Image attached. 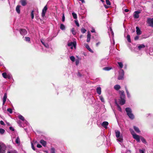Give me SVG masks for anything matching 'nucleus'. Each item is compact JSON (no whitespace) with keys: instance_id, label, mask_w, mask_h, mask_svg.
<instances>
[{"instance_id":"50","label":"nucleus","mask_w":153,"mask_h":153,"mask_svg":"<svg viewBox=\"0 0 153 153\" xmlns=\"http://www.w3.org/2000/svg\"><path fill=\"white\" fill-rule=\"evenodd\" d=\"M7 111L9 112L10 113H11L12 112V109L10 108H9L7 109Z\"/></svg>"},{"instance_id":"1","label":"nucleus","mask_w":153,"mask_h":153,"mask_svg":"<svg viewBox=\"0 0 153 153\" xmlns=\"http://www.w3.org/2000/svg\"><path fill=\"white\" fill-rule=\"evenodd\" d=\"M115 132L116 134V136L117 138V140L120 142L122 143L123 141V137L122 135H120V132L117 130H115Z\"/></svg>"},{"instance_id":"30","label":"nucleus","mask_w":153,"mask_h":153,"mask_svg":"<svg viewBox=\"0 0 153 153\" xmlns=\"http://www.w3.org/2000/svg\"><path fill=\"white\" fill-rule=\"evenodd\" d=\"M60 28L62 30H64L65 29V26L62 24H61L60 26Z\"/></svg>"},{"instance_id":"20","label":"nucleus","mask_w":153,"mask_h":153,"mask_svg":"<svg viewBox=\"0 0 153 153\" xmlns=\"http://www.w3.org/2000/svg\"><path fill=\"white\" fill-rule=\"evenodd\" d=\"M102 66H103L107 64L106 62L105 61V59H102L101 60L100 62Z\"/></svg>"},{"instance_id":"35","label":"nucleus","mask_w":153,"mask_h":153,"mask_svg":"<svg viewBox=\"0 0 153 153\" xmlns=\"http://www.w3.org/2000/svg\"><path fill=\"white\" fill-rule=\"evenodd\" d=\"M7 153H18L15 150H12L9 151Z\"/></svg>"},{"instance_id":"4","label":"nucleus","mask_w":153,"mask_h":153,"mask_svg":"<svg viewBox=\"0 0 153 153\" xmlns=\"http://www.w3.org/2000/svg\"><path fill=\"white\" fill-rule=\"evenodd\" d=\"M124 75V72L123 71L122 69L120 70L119 73L118 79L119 80L122 79L123 78Z\"/></svg>"},{"instance_id":"56","label":"nucleus","mask_w":153,"mask_h":153,"mask_svg":"<svg viewBox=\"0 0 153 153\" xmlns=\"http://www.w3.org/2000/svg\"><path fill=\"white\" fill-rule=\"evenodd\" d=\"M0 123L1 125H4L5 124H4V122L2 121H0Z\"/></svg>"},{"instance_id":"62","label":"nucleus","mask_w":153,"mask_h":153,"mask_svg":"<svg viewBox=\"0 0 153 153\" xmlns=\"http://www.w3.org/2000/svg\"><path fill=\"white\" fill-rule=\"evenodd\" d=\"M104 6L106 8H108L109 7V6H107V5H104Z\"/></svg>"},{"instance_id":"55","label":"nucleus","mask_w":153,"mask_h":153,"mask_svg":"<svg viewBox=\"0 0 153 153\" xmlns=\"http://www.w3.org/2000/svg\"><path fill=\"white\" fill-rule=\"evenodd\" d=\"M110 31H111V34H112V35L113 36H114V33L112 31V29H111V28H110Z\"/></svg>"},{"instance_id":"58","label":"nucleus","mask_w":153,"mask_h":153,"mask_svg":"<svg viewBox=\"0 0 153 153\" xmlns=\"http://www.w3.org/2000/svg\"><path fill=\"white\" fill-rule=\"evenodd\" d=\"M79 63V61L78 60H76V65H77Z\"/></svg>"},{"instance_id":"17","label":"nucleus","mask_w":153,"mask_h":153,"mask_svg":"<svg viewBox=\"0 0 153 153\" xmlns=\"http://www.w3.org/2000/svg\"><path fill=\"white\" fill-rule=\"evenodd\" d=\"M7 98V94L6 93H5L4 94L3 98V105H4L5 103L6 100Z\"/></svg>"},{"instance_id":"64","label":"nucleus","mask_w":153,"mask_h":153,"mask_svg":"<svg viewBox=\"0 0 153 153\" xmlns=\"http://www.w3.org/2000/svg\"><path fill=\"white\" fill-rule=\"evenodd\" d=\"M126 153H131V151L130 150H127Z\"/></svg>"},{"instance_id":"52","label":"nucleus","mask_w":153,"mask_h":153,"mask_svg":"<svg viewBox=\"0 0 153 153\" xmlns=\"http://www.w3.org/2000/svg\"><path fill=\"white\" fill-rule=\"evenodd\" d=\"M65 17L64 14H63V16H62V21L63 22H64L65 21Z\"/></svg>"},{"instance_id":"47","label":"nucleus","mask_w":153,"mask_h":153,"mask_svg":"<svg viewBox=\"0 0 153 153\" xmlns=\"http://www.w3.org/2000/svg\"><path fill=\"white\" fill-rule=\"evenodd\" d=\"M145 149H139V151L140 153H145Z\"/></svg>"},{"instance_id":"11","label":"nucleus","mask_w":153,"mask_h":153,"mask_svg":"<svg viewBox=\"0 0 153 153\" xmlns=\"http://www.w3.org/2000/svg\"><path fill=\"white\" fill-rule=\"evenodd\" d=\"M19 32L22 35H25L27 33V31L25 29H21Z\"/></svg>"},{"instance_id":"18","label":"nucleus","mask_w":153,"mask_h":153,"mask_svg":"<svg viewBox=\"0 0 153 153\" xmlns=\"http://www.w3.org/2000/svg\"><path fill=\"white\" fill-rule=\"evenodd\" d=\"M18 117L21 120L25 121V122L26 123H27V122L25 120L24 117L22 115H19L18 116Z\"/></svg>"},{"instance_id":"9","label":"nucleus","mask_w":153,"mask_h":153,"mask_svg":"<svg viewBox=\"0 0 153 153\" xmlns=\"http://www.w3.org/2000/svg\"><path fill=\"white\" fill-rule=\"evenodd\" d=\"M47 9L48 7L47 6V5H46L44 7L42 10V17H44L45 16V14L46 12Z\"/></svg>"},{"instance_id":"59","label":"nucleus","mask_w":153,"mask_h":153,"mask_svg":"<svg viewBox=\"0 0 153 153\" xmlns=\"http://www.w3.org/2000/svg\"><path fill=\"white\" fill-rule=\"evenodd\" d=\"M91 31L92 33H94L95 32V30L94 28H92V30Z\"/></svg>"},{"instance_id":"8","label":"nucleus","mask_w":153,"mask_h":153,"mask_svg":"<svg viewBox=\"0 0 153 153\" xmlns=\"http://www.w3.org/2000/svg\"><path fill=\"white\" fill-rule=\"evenodd\" d=\"M119 102L121 105H123L125 103V97H120L119 99Z\"/></svg>"},{"instance_id":"16","label":"nucleus","mask_w":153,"mask_h":153,"mask_svg":"<svg viewBox=\"0 0 153 153\" xmlns=\"http://www.w3.org/2000/svg\"><path fill=\"white\" fill-rule=\"evenodd\" d=\"M108 123L107 122L104 121L103 122L102 124V126L105 128H107V126L108 125Z\"/></svg>"},{"instance_id":"26","label":"nucleus","mask_w":153,"mask_h":153,"mask_svg":"<svg viewBox=\"0 0 153 153\" xmlns=\"http://www.w3.org/2000/svg\"><path fill=\"white\" fill-rule=\"evenodd\" d=\"M125 88L126 90V91L127 93V95L128 97L129 98L130 97V94L129 92L128 91V90L126 86H125Z\"/></svg>"},{"instance_id":"33","label":"nucleus","mask_w":153,"mask_h":153,"mask_svg":"<svg viewBox=\"0 0 153 153\" xmlns=\"http://www.w3.org/2000/svg\"><path fill=\"white\" fill-rule=\"evenodd\" d=\"M118 65L120 68H122L123 67V64L121 62H118Z\"/></svg>"},{"instance_id":"32","label":"nucleus","mask_w":153,"mask_h":153,"mask_svg":"<svg viewBox=\"0 0 153 153\" xmlns=\"http://www.w3.org/2000/svg\"><path fill=\"white\" fill-rule=\"evenodd\" d=\"M140 139L143 143L145 144H146V140L143 137H141Z\"/></svg>"},{"instance_id":"57","label":"nucleus","mask_w":153,"mask_h":153,"mask_svg":"<svg viewBox=\"0 0 153 153\" xmlns=\"http://www.w3.org/2000/svg\"><path fill=\"white\" fill-rule=\"evenodd\" d=\"M31 147L33 150H35V148L34 147L32 143H31Z\"/></svg>"},{"instance_id":"22","label":"nucleus","mask_w":153,"mask_h":153,"mask_svg":"<svg viewBox=\"0 0 153 153\" xmlns=\"http://www.w3.org/2000/svg\"><path fill=\"white\" fill-rule=\"evenodd\" d=\"M85 47L87 48V49L89 50V51L93 53V51L90 48L89 46L87 44H85Z\"/></svg>"},{"instance_id":"48","label":"nucleus","mask_w":153,"mask_h":153,"mask_svg":"<svg viewBox=\"0 0 153 153\" xmlns=\"http://www.w3.org/2000/svg\"><path fill=\"white\" fill-rule=\"evenodd\" d=\"M106 3L107 5H111V2L109 0H106Z\"/></svg>"},{"instance_id":"10","label":"nucleus","mask_w":153,"mask_h":153,"mask_svg":"<svg viewBox=\"0 0 153 153\" xmlns=\"http://www.w3.org/2000/svg\"><path fill=\"white\" fill-rule=\"evenodd\" d=\"M147 22L149 26L153 27V18H148Z\"/></svg>"},{"instance_id":"60","label":"nucleus","mask_w":153,"mask_h":153,"mask_svg":"<svg viewBox=\"0 0 153 153\" xmlns=\"http://www.w3.org/2000/svg\"><path fill=\"white\" fill-rule=\"evenodd\" d=\"M10 130H12V131H14V128L12 127H10Z\"/></svg>"},{"instance_id":"19","label":"nucleus","mask_w":153,"mask_h":153,"mask_svg":"<svg viewBox=\"0 0 153 153\" xmlns=\"http://www.w3.org/2000/svg\"><path fill=\"white\" fill-rule=\"evenodd\" d=\"M137 34V35H140L141 34V32L138 27H136Z\"/></svg>"},{"instance_id":"6","label":"nucleus","mask_w":153,"mask_h":153,"mask_svg":"<svg viewBox=\"0 0 153 153\" xmlns=\"http://www.w3.org/2000/svg\"><path fill=\"white\" fill-rule=\"evenodd\" d=\"M131 134L132 135L133 137L137 140V142H140V136L135 134H133L132 132Z\"/></svg>"},{"instance_id":"15","label":"nucleus","mask_w":153,"mask_h":153,"mask_svg":"<svg viewBox=\"0 0 153 153\" xmlns=\"http://www.w3.org/2000/svg\"><path fill=\"white\" fill-rule=\"evenodd\" d=\"M96 91L97 94L100 95L101 93V88L100 87H98L96 88Z\"/></svg>"},{"instance_id":"21","label":"nucleus","mask_w":153,"mask_h":153,"mask_svg":"<svg viewBox=\"0 0 153 153\" xmlns=\"http://www.w3.org/2000/svg\"><path fill=\"white\" fill-rule=\"evenodd\" d=\"M119 94L120 95V97H125V95L124 94V91H119Z\"/></svg>"},{"instance_id":"12","label":"nucleus","mask_w":153,"mask_h":153,"mask_svg":"<svg viewBox=\"0 0 153 153\" xmlns=\"http://www.w3.org/2000/svg\"><path fill=\"white\" fill-rule=\"evenodd\" d=\"M91 34L90 33V32L88 31L87 33V42H89L91 40Z\"/></svg>"},{"instance_id":"13","label":"nucleus","mask_w":153,"mask_h":153,"mask_svg":"<svg viewBox=\"0 0 153 153\" xmlns=\"http://www.w3.org/2000/svg\"><path fill=\"white\" fill-rule=\"evenodd\" d=\"M43 39H41V42L42 44L47 48H48L49 47V45L48 43H45L43 41Z\"/></svg>"},{"instance_id":"24","label":"nucleus","mask_w":153,"mask_h":153,"mask_svg":"<svg viewBox=\"0 0 153 153\" xmlns=\"http://www.w3.org/2000/svg\"><path fill=\"white\" fill-rule=\"evenodd\" d=\"M20 7L21 6L20 5H17L16 8V10L17 13L19 14L20 13Z\"/></svg>"},{"instance_id":"40","label":"nucleus","mask_w":153,"mask_h":153,"mask_svg":"<svg viewBox=\"0 0 153 153\" xmlns=\"http://www.w3.org/2000/svg\"><path fill=\"white\" fill-rule=\"evenodd\" d=\"M2 75L3 77L4 78H7V75L5 72L3 73L2 74Z\"/></svg>"},{"instance_id":"28","label":"nucleus","mask_w":153,"mask_h":153,"mask_svg":"<svg viewBox=\"0 0 153 153\" xmlns=\"http://www.w3.org/2000/svg\"><path fill=\"white\" fill-rule=\"evenodd\" d=\"M134 128L135 131L137 133H139L140 132L139 128L135 126H134Z\"/></svg>"},{"instance_id":"3","label":"nucleus","mask_w":153,"mask_h":153,"mask_svg":"<svg viewBox=\"0 0 153 153\" xmlns=\"http://www.w3.org/2000/svg\"><path fill=\"white\" fill-rule=\"evenodd\" d=\"M6 147L4 144L1 142H0V153H5Z\"/></svg>"},{"instance_id":"44","label":"nucleus","mask_w":153,"mask_h":153,"mask_svg":"<svg viewBox=\"0 0 153 153\" xmlns=\"http://www.w3.org/2000/svg\"><path fill=\"white\" fill-rule=\"evenodd\" d=\"M55 150L53 148H51V153H55Z\"/></svg>"},{"instance_id":"7","label":"nucleus","mask_w":153,"mask_h":153,"mask_svg":"<svg viewBox=\"0 0 153 153\" xmlns=\"http://www.w3.org/2000/svg\"><path fill=\"white\" fill-rule=\"evenodd\" d=\"M141 13L140 11L137 10L135 11L134 13V17L135 19H137L139 17V14Z\"/></svg>"},{"instance_id":"23","label":"nucleus","mask_w":153,"mask_h":153,"mask_svg":"<svg viewBox=\"0 0 153 153\" xmlns=\"http://www.w3.org/2000/svg\"><path fill=\"white\" fill-rule=\"evenodd\" d=\"M40 143L44 146H45L46 144V142L45 141L43 140H41L40 141Z\"/></svg>"},{"instance_id":"45","label":"nucleus","mask_w":153,"mask_h":153,"mask_svg":"<svg viewBox=\"0 0 153 153\" xmlns=\"http://www.w3.org/2000/svg\"><path fill=\"white\" fill-rule=\"evenodd\" d=\"M25 40L26 42H29L30 41V38L29 37H25Z\"/></svg>"},{"instance_id":"34","label":"nucleus","mask_w":153,"mask_h":153,"mask_svg":"<svg viewBox=\"0 0 153 153\" xmlns=\"http://www.w3.org/2000/svg\"><path fill=\"white\" fill-rule=\"evenodd\" d=\"M111 69V68L109 67H105L103 68V70L105 71H109Z\"/></svg>"},{"instance_id":"63","label":"nucleus","mask_w":153,"mask_h":153,"mask_svg":"<svg viewBox=\"0 0 153 153\" xmlns=\"http://www.w3.org/2000/svg\"><path fill=\"white\" fill-rule=\"evenodd\" d=\"M129 11V10H128V9H126L125 10V11L126 12H128Z\"/></svg>"},{"instance_id":"25","label":"nucleus","mask_w":153,"mask_h":153,"mask_svg":"<svg viewBox=\"0 0 153 153\" xmlns=\"http://www.w3.org/2000/svg\"><path fill=\"white\" fill-rule=\"evenodd\" d=\"M114 88L116 90H118L120 88V86L118 85H116L114 86Z\"/></svg>"},{"instance_id":"29","label":"nucleus","mask_w":153,"mask_h":153,"mask_svg":"<svg viewBox=\"0 0 153 153\" xmlns=\"http://www.w3.org/2000/svg\"><path fill=\"white\" fill-rule=\"evenodd\" d=\"M145 47V45L143 44H141L139 45L138 46V48L139 50L141 49L142 48H144Z\"/></svg>"},{"instance_id":"42","label":"nucleus","mask_w":153,"mask_h":153,"mask_svg":"<svg viewBox=\"0 0 153 153\" xmlns=\"http://www.w3.org/2000/svg\"><path fill=\"white\" fill-rule=\"evenodd\" d=\"M34 11L33 10L31 11V18L32 19H33L34 17Z\"/></svg>"},{"instance_id":"61","label":"nucleus","mask_w":153,"mask_h":153,"mask_svg":"<svg viewBox=\"0 0 153 153\" xmlns=\"http://www.w3.org/2000/svg\"><path fill=\"white\" fill-rule=\"evenodd\" d=\"M130 131H131V133L132 132L133 134H135L134 131H133V130L132 129H130Z\"/></svg>"},{"instance_id":"38","label":"nucleus","mask_w":153,"mask_h":153,"mask_svg":"<svg viewBox=\"0 0 153 153\" xmlns=\"http://www.w3.org/2000/svg\"><path fill=\"white\" fill-rule=\"evenodd\" d=\"M99 97L100 99L101 102L104 103L105 102L104 99L103 97L102 96H100Z\"/></svg>"},{"instance_id":"39","label":"nucleus","mask_w":153,"mask_h":153,"mask_svg":"<svg viewBox=\"0 0 153 153\" xmlns=\"http://www.w3.org/2000/svg\"><path fill=\"white\" fill-rule=\"evenodd\" d=\"M70 59L73 62L75 61V58L73 56H72L70 57Z\"/></svg>"},{"instance_id":"43","label":"nucleus","mask_w":153,"mask_h":153,"mask_svg":"<svg viewBox=\"0 0 153 153\" xmlns=\"http://www.w3.org/2000/svg\"><path fill=\"white\" fill-rule=\"evenodd\" d=\"M5 132V130L4 129L2 128H0V133L2 134L4 133Z\"/></svg>"},{"instance_id":"46","label":"nucleus","mask_w":153,"mask_h":153,"mask_svg":"<svg viewBox=\"0 0 153 153\" xmlns=\"http://www.w3.org/2000/svg\"><path fill=\"white\" fill-rule=\"evenodd\" d=\"M86 30L83 28L81 29V32L83 33H85L86 32Z\"/></svg>"},{"instance_id":"2","label":"nucleus","mask_w":153,"mask_h":153,"mask_svg":"<svg viewBox=\"0 0 153 153\" xmlns=\"http://www.w3.org/2000/svg\"><path fill=\"white\" fill-rule=\"evenodd\" d=\"M126 111L127 113V115L131 119H133L134 116L131 113V109L129 108H126Z\"/></svg>"},{"instance_id":"31","label":"nucleus","mask_w":153,"mask_h":153,"mask_svg":"<svg viewBox=\"0 0 153 153\" xmlns=\"http://www.w3.org/2000/svg\"><path fill=\"white\" fill-rule=\"evenodd\" d=\"M72 15L73 16V17L74 19H76L77 18V14L75 13L74 12H73L72 13Z\"/></svg>"},{"instance_id":"27","label":"nucleus","mask_w":153,"mask_h":153,"mask_svg":"<svg viewBox=\"0 0 153 153\" xmlns=\"http://www.w3.org/2000/svg\"><path fill=\"white\" fill-rule=\"evenodd\" d=\"M115 104L117 105V107L118 108V110L120 111H122V109L121 108V107L119 105L117 104V102L116 100L115 101Z\"/></svg>"},{"instance_id":"37","label":"nucleus","mask_w":153,"mask_h":153,"mask_svg":"<svg viewBox=\"0 0 153 153\" xmlns=\"http://www.w3.org/2000/svg\"><path fill=\"white\" fill-rule=\"evenodd\" d=\"M127 39L128 42H131V40L130 39V36L129 35H128L127 36Z\"/></svg>"},{"instance_id":"36","label":"nucleus","mask_w":153,"mask_h":153,"mask_svg":"<svg viewBox=\"0 0 153 153\" xmlns=\"http://www.w3.org/2000/svg\"><path fill=\"white\" fill-rule=\"evenodd\" d=\"M20 141L19 138L18 137L16 139V143L17 144H19L20 143Z\"/></svg>"},{"instance_id":"14","label":"nucleus","mask_w":153,"mask_h":153,"mask_svg":"<svg viewBox=\"0 0 153 153\" xmlns=\"http://www.w3.org/2000/svg\"><path fill=\"white\" fill-rule=\"evenodd\" d=\"M20 2L23 6L26 5L27 3V0H21Z\"/></svg>"},{"instance_id":"49","label":"nucleus","mask_w":153,"mask_h":153,"mask_svg":"<svg viewBox=\"0 0 153 153\" xmlns=\"http://www.w3.org/2000/svg\"><path fill=\"white\" fill-rule=\"evenodd\" d=\"M12 78V76L11 74H8L7 75V78H8L9 79H10Z\"/></svg>"},{"instance_id":"51","label":"nucleus","mask_w":153,"mask_h":153,"mask_svg":"<svg viewBox=\"0 0 153 153\" xmlns=\"http://www.w3.org/2000/svg\"><path fill=\"white\" fill-rule=\"evenodd\" d=\"M75 22L77 27H79V24L77 21L75 20Z\"/></svg>"},{"instance_id":"41","label":"nucleus","mask_w":153,"mask_h":153,"mask_svg":"<svg viewBox=\"0 0 153 153\" xmlns=\"http://www.w3.org/2000/svg\"><path fill=\"white\" fill-rule=\"evenodd\" d=\"M71 32L72 33V34L74 35L75 34H76V32L74 30V28H72L71 30Z\"/></svg>"},{"instance_id":"53","label":"nucleus","mask_w":153,"mask_h":153,"mask_svg":"<svg viewBox=\"0 0 153 153\" xmlns=\"http://www.w3.org/2000/svg\"><path fill=\"white\" fill-rule=\"evenodd\" d=\"M37 147L38 148H41L42 146L39 144H38L37 145Z\"/></svg>"},{"instance_id":"54","label":"nucleus","mask_w":153,"mask_h":153,"mask_svg":"<svg viewBox=\"0 0 153 153\" xmlns=\"http://www.w3.org/2000/svg\"><path fill=\"white\" fill-rule=\"evenodd\" d=\"M139 38V36H136L134 37V40H137Z\"/></svg>"},{"instance_id":"5","label":"nucleus","mask_w":153,"mask_h":153,"mask_svg":"<svg viewBox=\"0 0 153 153\" xmlns=\"http://www.w3.org/2000/svg\"><path fill=\"white\" fill-rule=\"evenodd\" d=\"M76 42H69L68 44V46L71 47V48L72 49H73V47L76 48Z\"/></svg>"}]
</instances>
